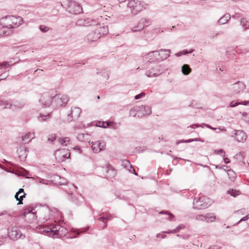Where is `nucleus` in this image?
Listing matches in <instances>:
<instances>
[{
    "label": "nucleus",
    "mask_w": 249,
    "mask_h": 249,
    "mask_svg": "<svg viewBox=\"0 0 249 249\" xmlns=\"http://www.w3.org/2000/svg\"><path fill=\"white\" fill-rule=\"evenodd\" d=\"M38 232L53 237L54 236H65L68 233V231L65 228L54 221V223L50 225L39 226L38 228Z\"/></svg>",
    "instance_id": "obj_1"
},
{
    "label": "nucleus",
    "mask_w": 249,
    "mask_h": 249,
    "mask_svg": "<svg viewBox=\"0 0 249 249\" xmlns=\"http://www.w3.org/2000/svg\"><path fill=\"white\" fill-rule=\"evenodd\" d=\"M0 23L3 27L6 29H10L17 27L21 23V19L20 17H16L13 16H7L0 19Z\"/></svg>",
    "instance_id": "obj_2"
},
{
    "label": "nucleus",
    "mask_w": 249,
    "mask_h": 249,
    "mask_svg": "<svg viewBox=\"0 0 249 249\" xmlns=\"http://www.w3.org/2000/svg\"><path fill=\"white\" fill-rule=\"evenodd\" d=\"M147 5L139 0H128L127 7L132 15H136L146 8Z\"/></svg>",
    "instance_id": "obj_3"
},
{
    "label": "nucleus",
    "mask_w": 249,
    "mask_h": 249,
    "mask_svg": "<svg viewBox=\"0 0 249 249\" xmlns=\"http://www.w3.org/2000/svg\"><path fill=\"white\" fill-rule=\"evenodd\" d=\"M210 200L205 197L195 198L193 201V208L201 210L208 208L210 205Z\"/></svg>",
    "instance_id": "obj_4"
},
{
    "label": "nucleus",
    "mask_w": 249,
    "mask_h": 249,
    "mask_svg": "<svg viewBox=\"0 0 249 249\" xmlns=\"http://www.w3.org/2000/svg\"><path fill=\"white\" fill-rule=\"evenodd\" d=\"M54 107H58L65 106L69 101V98L66 95L56 94L53 97Z\"/></svg>",
    "instance_id": "obj_5"
},
{
    "label": "nucleus",
    "mask_w": 249,
    "mask_h": 249,
    "mask_svg": "<svg viewBox=\"0 0 249 249\" xmlns=\"http://www.w3.org/2000/svg\"><path fill=\"white\" fill-rule=\"evenodd\" d=\"M56 160L61 162L70 157V153L68 149L63 148L57 150L55 152Z\"/></svg>",
    "instance_id": "obj_6"
},
{
    "label": "nucleus",
    "mask_w": 249,
    "mask_h": 249,
    "mask_svg": "<svg viewBox=\"0 0 249 249\" xmlns=\"http://www.w3.org/2000/svg\"><path fill=\"white\" fill-rule=\"evenodd\" d=\"M68 10L70 13L78 14L82 11V8L80 4L72 0H69L68 4Z\"/></svg>",
    "instance_id": "obj_7"
},
{
    "label": "nucleus",
    "mask_w": 249,
    "mask_h": 249,
    "mask_svg": "<svg viewBox=\"0 0 249 249\" xmlns=\"http://www.w3.org/2000/svg\"><path fill=\"white\" fill-rule=\"evenodd\" d=\"M82 110L80 108L77 107H71L70 113L67 115V120L68 122L74 121L79 118Z\"/></svg>",
    "instance_id": "obj_8"
},
{
    "label": "nucleus",
    "mask_w": 249,
    "mask_h": 249,
    "mask_svg": "<svg viewBox=\"0 0 249 249\" xmlns=\"http://www.w3.org/2000/svg\"><path fill=\"white\" fill-rule=\"evenodd\" d=\"M43 107H48L51 105L54 107V102L53 100V97L51 96L48 93H44L39 100Z\"/></svg>",
    "instance_id": "obj_9"
},
{
    "label": "nucleus",
    "mask_w": 249,
    "mask_h": 249,
    "mask_svg": "<svg viewBox=\"0 0 249 249\" xmlns=\"http://www.w3.org/2000/svg\"><path fill=\"white\" fill-rule=\"evenodd\" d=\"M231 137H234V140L239 142H244L247 138L246 133L242 130H234Z\"/></svg>",
    "instance_id": "obj_10"
},
{
    "label": "nucleus",
    "mask_w": 249,
    "mask_h": 249,
    "mask_svg": "<svg viewBox=\"0 0 249 249\" xmlns=\"http://www.w3.org/2000/svg\"><path fill=\"white\" fill-rule=\"evenodd\" d=\"M8 234L9 237L13 240H17L18 239L22 238V234L20 231L17 229V228L13 227L8 230Z\"/></svg>",
    "instance_id": "obj_11"
},
{
    "label": "nucleus",
    "mask_w": 249,
    "mask_h": 249,
    "mask_svg": "<svg viewBox=\"0 0 249 249\" xmlns=\"http://www.w3.org/2000/svg\"><path fill=\"white\" fill-rule=\"evenodd\" d=\"M148 23V20L144 18H142L139 21L138 24L131 28V31L133 32H137L142 31L145 27L147 26V24Z\"/></svg>",
    "instance_id": "obj_12"
},
{
    "label": "nucleus",
    "mask_w": 249,
    "mask_h": 249,
    "mask_svg": "<svg viewBox=\"0 0 249 249\" xmlns=\"http://www.w3.org/2000/svg\"><path fill=\"white\" fill-rule=\"evenodd\" d=\"M94 30L95 32L100 35V38L105 35H107L108 33V27L107 25H105L103 24H99L98 22L96 26L94 28Z\"/></svg>",
    "instance_id": "obj_13"
},
{
    "label": "nucleus",
    "mask_w": 249,
    "mask_h": 249,
    "mask_svg": "<svg viewBox=\"0 0 249 249\" xmlns=\"http://www.w3.org/2000/svg\"><path fill=\"white\" fill-rule=\"evenodd\" d=\"M246 88V85L242 82L237 81L231 85V89L233 94H238L242 92Z\"/></svg>",
    "instance_id": "obj_14"
},
{
    "label": "nucleus",
    "mask_w": 249,
    "mask_h": 249,
    "mask_svg": "<svg viewBox=\"0 0 249 249\" xmlns=\"http://www.w3.org/2000/svg\"><path fill=\"white\" fill-rule=\"evenodd\" d=\"M91 147L95 153H98L105 148L106 144L103 141H98L94 142H92Z\"/></svg>",
    "instance_id": "obj_15"
},
{
    "label": "nucleus",
    "mask_w": 249,
    "mask_h": 249,
    "mask_svg": "<svg viewBox=\"0 0 249 249\" xmlns=\"http://www.w3.org/2000/svg\"><path fill=\"white\" fill-rule=\"evenodd\" d=\"M171 50L168 49H160L158 51L157 53V57L156 58L155 60L161 61L165 60L170 56V53Z\"/></svg>",
    "instance_id": "obj_16"
},
{
    "label": "nucleus",
    "mask_w": 249,
    "mask_h": 249,
    "mask_svg": "<svg viewBox=\"0 0 249 249\" xmlns=\"http://www.w3.org/2000/svg\"><path fill=\"white\" fill-rule=\"evenodd\" d=\"M4 106V108H11L13 110H15L17 108H21L24 106V103H18L17 104H12L8 101H3V105Z\"/></svg>",
    "instance_id": "obj_17"
},
{
    "label": "nucleus",
    "mask_w": 249,
    "mask_h": 249,
    "mask_svg": "<svg viewBox=\"0 0 249 249\" xmlns=\"http://www.w3.org/2000/svg\"><path fill=\"white\" fill-rule=\"evenodd\" d=\"M26 194L24 191V189L20 188L18 190V192H17L15 195V197L17 200H18V204H22L23 203L22 201L23 198L26 196Z\"/></svg>",
    "instance_id": "obj_18"
},
{
    "label": "nucleus",
    "mask_w": 249,
    "mask_h": 249,
    "mask_svg": "<svg viewBox=\"0 0 249 249\" xmlns=\"http://www.w3.org/2000/svg\"><path fill=\"white\" fill-rule=\"evenodd\" d=\"M86 38L88 42H92L96 41L100 38V35L93 30L87 36Z\"/></svg>",
    "instance_id": "obj_19"
},
{
    "label": "nucleus",
    "mask_w": 249,
    "mask_h": 249,
    "mask_svg": "<svg viewBox=\"0 0 249 249\" xmlns=\"http://www.w3.org/2000/svg\"><path fill=\"white\" fill-rule=\"evenodd\" d=\"M105 170L106 172L105 178L107 179L111 178L116 175V171L110 165H107Z\"/></svg>",
    "instance_id": "obj_20"
},
{
    "label": "nucleus",
    "mask_w": 249,
    "mask_h": 249,
    "mask_svg": "<svg viewBox=\"0 0 249 249\" xmlns=\"http://www.w3.org/2000/svg\"><path fill=\"white\" fill-rule=\"evenodd\" d=\"M63 189L68 195V197H70L72 195L73 191L77 189V187L73 184H68Z\"/></svg>",
    "instance_id": "obj_21"
},
{
    "label": "nucleus",
    "mask_w": 249,
    "mask_h": 249,
    "mask_svg": "<svg viewBox=\"0 0 249 249\" xmlns=\"http://www.w3.org/2000/svg\"><path fill=\"white\" fill-rule=\"evenodd\" d=\"M85 26L86 27L94 26V27L98 22V20L90 18L85 19Z\"/></svg>",
    "instance_id": "obj_22"
},
{
    "label": "nucleus",
    "mask_w": 249,
    "mask_h": 249,
    "mask_svg": "<svg viewBox=\"0 0 249 249\" xmlns=\"http://www.w3.org/2000/svg\"><path fill=\"white\" fill-rule=\"evenodd\" d=\"M231 17L229 14H225L221 17L217 21L218 23L220 25L224 24L226 23L231 18Z\"/></svg>",
    "instance_id": "obj_23"
},
{
    "label": "nucleus",
    "mask_w": 249,
    "mask_h": 249,
    "mask_svg": "<svg viewBox=\"0 0 249 249\" xmlns=\"http://www.w3.org/2000/svg\"><path fill=\"white\" fill-rule=\"evenodd\" d=\"M165 69L163 66L161 65H158L156 66L155 68H152V71H154L156 74V76H159L164 71Z\"/></svg>",
    "instance_id": "obj_24"
},
{
    "label": "nucleus",
    "mask_w": 249,
    "mask_h": 249,
    "mask_svg": "<svg viewBox=\"0 0 249 249\" xmlns=\"http://www.w3.org/2000/svg\"><path fill=\"white\" fill-rule=\"evenodd\" d=\"M239 105H242L244 106H248L249 105V101H244L242 102H235L234 101H231L228 107H233L237 106Z\"/></svg>",
    "instance_id": "obj_25"
},
{
    "label": "nucleus",
    "mask_w": 249,
    "mask_h": 249,
    "mask_svg": "<svg viewBox=\"0 0 249 249\" xmlns=\"http://www.w3.org/2000/svg\"><path fill=\"white\" fill-rule=\"evenodd\" d=\"M89 137L88 133H80L78 134L77 138L80 142H86L89 140Z\"/></svg>",
    "instance_id": "obj_26"
},
{
    "label": "nucleus",
    "mask_w": 249,
    "mask_h": 249,
    "mask_svg": "<svg viewBox=\"0 0 249 249\" xmlns=\"http://www.w3.org/2000/svg\"><path fill=\"white\" fill-rule=\"evenodd\" d=\"M205 222L207 223L213 222L216 220V216L213 213H207L205 214Z\"/></svg>",
    "instance_id": "obj_27"
},
{
    "label": "nucleus",
    "mask_w": 249,
    "mask_h": 249,
    "mask_svg": "<svg viewBox=\"0 0 249 249\" xmlns=\"http://www.w3.org/2000/svg\"><path fill=\"white\" fill-rule=\"evenodd\" d=\"M81 197V195H79L78 196H76L75 195L72 197L71 196L70 197H68V198L71 200L72 203L75 204L76 205H79L80 203V201L79 200V198Z\"/></svg>",
    "instance_id": "obj_28"
},
{
    "label": "nucleus",
    "mask_w": 249,
    "mask_h": 249,
    "mask_svg": "<svg viewBox=\"0 0 249 249\" xmlns=\"http://www.w3.org/2000/svg\"><path fill=\"white\" fill-rule=\"evenodd\" d=\"M184 228L185 226L183 224H180L175 229L168 231H165L164 232L166 233H176L178 232L180 230L183 229Z\"/></svg>",
    "instance_id": "obj_29"
},
{
    "label": "nucleus",
    "mask_w": 249,
    "mask_h": 249,
    "mask_svg": "<svg viewBox=\"0 0 249 249\" xmlns=\"http://www.w3.org/2000/svg\"><path fill=\"white\" fill-rule=\"evenodd\" d=\"M141 110H143L142 113L143 115L147 116L149 115L151 113V108L148 106H142L140 107Z\"/></svg>",
    "instance_id": "obj_30"
},
{
    "label": "nucleus",
    "mask_w": 249,
    "mask_h": 249,
    "mask_svg": "<svg viewBox=\"0 0 249 249\" xmlns=\"http://www.w3.org/2000/svg\"><path fill=\"white\" fill-rule=\"evenodd\" d=\"M33 134L29 132L26 133L24 136H22V140L24 141L25 143H27L30 142V141L34 138Z\"/></svg>",
    "instance_id": "obj_31"
},
{
    "label": "nucleus",
    "mask_w": 249,
    "mask_h": 249,
    "mask_svg": "<svg viewBox=\"0 0 249 249\" xmlns=\"http://www.w3.org/2000/svg\"><path fill=\"white\" fill-rule=\"evenodd\" d=\"M240 25L245 30L249 29V21L246 18H243L240 20Z\"/></svg>",
    "instance_id": "obj_32"
},
{
    "label": "nucleus",
    "mask_w": 249,
    "mask_h": 249,
    "mask_svg": "<svg viewBox=\"0 0 249 249\" xmlns=\"http://www.w3.org/2000/svg\"><path fill=\"white\" fill-rule=\"evenodd\" d=\"M6 28L3 27V26L1 25V24H0V37L2 36H8L9 35L11 31L9 30H6Z\"/></svg>",
    "instance_id": "obj_33"
},
{
    "label": "nucleus",
    "mask_w": 249,
    "mask_h": 249,
    "mask_svg": "<svg viewBox=\"0 0 249 249\" xmlns=\"http://www.w3.org/2000/svg\"><path fill=\"white\" fill-rule=\"evenodd\" d=\"M181 71L184 75H188L190 73L191 69L188 65L184 64L182 67Z\"/></svg>",
    "instance_id": "obj_34"
},
{
    "label": "nucleus",
    "mask_w": 249,
    "mask_h": 249,
    "mask_svg": "<svg viewBox=\"0 0 249 249\" xmlns=\"http://www.w3.org/2000/svg\"><path fill=\"white\" fill-rule=\"evenodd\" d=\"M139 111H141L140 106H136L130 110L129 115L133 117H135L137 115V112Z\"/></svg>",
    "instance_id": "obj_35"
},
{
    "label": "nucleus",
    "mask_w": 249,
    "mask_h": 249,
    "mask_svg": "<svg viewBox=\"0 0 249 249\" xmlns=\"http://www.w3.org/2000/svg\"><path fill=\"white\" fill-rule=\"evenodd\" d=\"M59 142L63 146H67L70 143V139L68 137L64 138H59Z\"/></svg>",
    "instance_id": "obj_36"
},
{
    "label": "nucleus",
    "mask_w": 249,
    "mask_h": 249,
    "mask_svg": "<svg viewBox=\"0 0 249 249\" xmlns=\"http://www.w3.org/2000/svg\"><path fill=\"white\" fill-rule=\"evenodd\" d=\"M102 213L99 215V217L97 218V220L104 223V225L102 227V229L104 230L106 228L107 224V218L104 216H102Z\"/></svg>",
    "instance_id": "obj_37"
},
{
    "label": "nucleus",
    "mask_w": 249,
    "mask_h": 249,
    "mask_svg": "<svg viewBox=\"0 0 249 249\" xmlns=\"http://www.w3.org/2000/svg\"><path fill=\"white\" fill-rule=\"evenodd\" d=\"M228 176L231 180H233L236 177L235 173L231 169H228L227 171Z\"/></svg>",
    "instance_id": "obj_38"
},
{
    "label": "nucleus",
    "mask_w": 249,
    "mask_h": 249,
    "mask_svg": "<svg viewBox=\"0 0 249 249\" xmlns=\"http://www.w3.org/2000/svg\"><path fill=\"white\" fill-rule=\"evenodd\" d=\"M122 166L126 169H128V168H130L131 169L132 168V165L130 164V162L127 160H124L122 161Z\"/></svg>",
    "instance_id": "obj_39"
},
{
    "label": "nucleus",
    "mask_w": 249,
    "mask_h": 249,
    "mask_svg": "<svg viewBox=\"0 0 249 249\" xmlns=\"http://www.w3.org/2000/svg\"><path fill=\"white\" fill-rule=\"evenodd\" d=\"M158 53V51H152V52H149L147 55H148V58H149V59L150 60H151V61H155L154 59H153L152 57L154 56L155 55V54L156 55V58L157 57V53Z\"/></svg>",
    "instance_id": "obj_40"
},
{
    "label": "nucleus",
    "mask_w": 249,
    "mask_h": 249,
    "mask_svg": "<svg viewBox=\"0 0 249 249\" xmlns=\"http://www.w3.org/2000/svg\"><path fill=\"white\" fill-rule=\"evenodd\" d=\"M156 73L152 71V69L147 70L145 73L146 75L149 77H156Z\"/></svg>",
    "instance_id": "obj_41"
},
{
    "label": "nucleus",
    "mask_w": 249,
    "mask_h": 249,
    "mask_svg": "<svg viewBox=\"0 0 249 249\" xmlns=\"http://www.w3.org/2000/svg\"><path fill=\"white\" fill-rule=\"evenodd\" d=\"M205 214H197L195 217V219L197 221L205 222Z\"/></svg>",
    "instance_id": "obj_42"
},
{
    "label": "nucleus",
    "mask_w": 249,
    "mask_h": 249,
    "mask_svg": "<svg viewBox=\"0 0 249 249\" xmlns=\"http://www.w3.org/2000/svg\"><path fill=\"white\" fill-rule=\"evenodd\" d=\"M234 157L235 159L241 161L244 157V152H239V153L236 154Z\"/></svg>",
    "instance_id": "obj_43"
},
{
    "label": "nucleus",
    "mask_w": 249,
    "mask_h": 249,
    "mask_svg": "<svg viewBox=\"0 0 249 249\" xmlns=\"http://www.w3.org/2000/svg\"><path fill=\"white\" fill-rule=\"evenodd\" d=\"M213 152L215 154L219 155L223 157L225 156V152L223 149L215 150Z\"/></svg>",
    "instance_id": "obj_44"
},
{
    "label": "nucleus",
    "mask_w": 249,
    "mask_h": 249,
    "mask_svg": "<svg viewBox=\"0 0 249 249\" xmlns=\"http://www.w3.org/2000/svg\"><path fill=\"white\" fill-rule=\"evenodd\" d=\"M85 19H80L76 21L75 24L78 26H85Z\"/></svg>",
    "instance_id": "obj_45"
},
{
    "label": "nucleus",
    "mask_w": 249,
    "mask_h": 249,
    "mask_svg": "<svg viewBox=\"0 0 249 249\" xmlns=\"http://www.w3.org/2000/svg\"><path fill=\"white\" fill-rule=\"evenodd\" d=\"M8 62L4 61L2 63H0V69L2 68H5V69L8 67L11 66Z\"/></svg>",
    "instance_id": "obj_46"
},
{
    "label": "nucleus",
    "mask_w": 249,
    "mask_h": 249,
    "mask_svg": "<svg viewBox=\"0 0 249 249\" xmlns=\"http://www.w3.org/2000/svg\"><path fill=\"white\" fill-rule=\"evenodd\" d=\"M159 213L160 214H162V213H165L166 214H168L169 215V218H168L169 220H171L174 217V215L171 213H170L168 211H160Z\"/></svg>",
    "instance_id": "obj_47"
},
{
    "label": "nucleus",
    "mask_w": 249,
    "mask_h": 249,
    "mask_svg": "<svg viewBox=\"0 0 249 249\" xmlns=\"http://www.w3.org/2000/svg\"><path fill=\"white\" fill-rule=\"evenodd\" d=\"M56 140L55 134H51L49 135L48 141L50 142H53Z\"/></svg>",
    "instance_id": "obj_48"
},
{
    "label": "nucleus",
    "mask_w": 249,
    "mask_h": 249,
    "mask_svg": "<svg viewBox=\"0 0 249 249\" xmlns=\"http://www.w3.org/2000/svg\"><path fill=\"white\" fill-rule=\"evenodd\" d=\"M228 194H230L231 196L234 197L238 196L239 195L238 191H236L235 190H231L228 191Z\"/></svg>",
    "instance_id": "obj_49"
},
{
    "label": "nucleus",
    "mask_w": 249,
    "mask_h": 249,
    "mask_svg": "<svg viewBox=\"0 0 249 249\" xmlns=\"http://www.w3.org/2000/svg\"><path fill=\"white\" fill-rule=\"evenodd\" d=\"M39 29L42 32L45 33L49 30V28L45 25H41L39 26Z\"/></svg>",
    "instance_id": "obj_50"
},
{
    "label": "nucleus",
    "mask_w": 249,
    "mask_h": 249,
    "mask_svg": "<svg viewBox=\"0 0 249 249\" xmlns=\"http://www.w3.org/2000/svg\"><path fill=\"white\" fill-rule=\"evenodd\" d=\"M228 168H229V166L225 165H223L222 166L217 165H215V168L222 169L225 171H226L228 170Z\"/></svg>",
    "instance_id": "obj_51"
},
{
    "label": "nucleus",
    "mask_w": 249,
    "mask_h": 249,
    "mask_svg": "<svg viewBox=\"0 0 249 249\" xmlns=\"http://www.w3.org/2000/svg\"><path fill=\"white\" fill-rule=\"evenodd\" d=\"M102 214H104L106 216L105 217L107 218V220H111L112 217L111 214L108 213H102Z\"/></svg>",
    "instance_id": "obj_52"
},
{
    "label": "nucleus",
    "mask_w": 249,
    "mask_h": 249,
    "mask_svg": "<svg viewBox=\"0 0 249 249\" xmlns=\"http://www.w3.org/2000/svg\"><path fill=\"white\" fill-rule=\"evenodd\" d=\"M113 124L111 122H104L103 123L102 127L104 128H107L111 124Z\"/></svg>",
    "instance_id": "obj_53"
},
{
    "label": "nucleus",
    "mask_w": 249,
    "mask_h": 249,
    "mask_svg": "<svg viewBox=\"0 0 249 249\" xmlns=\"http://www.w3.org/2000/svg\"><path fill=\"white\" fill-rule=\"evenodd\" d=\"M49 116V115L40 116L38 118V120L40 122L44 121L47 119V118Z\"/></svg>",
    "instance_id": "obj_54"
},
{
    "label": "nucleus",
    "mask_w": 249,
    "mask_h": 249,
    "mask_svg": "<svg viewBox=\"0 0 249 249\" xmlns=\"http://www.w3.org/2000/svg\"><path fill=\"white\" fill-rule=\"evenodd\" d=\"M57 178H58L59 179L61 180V181L59 182L60 184L64 185L67 183L66 180L64 178H62L60 176H57Z\"/></svg>",
    "instance_id": "obj_55"
},
{
    "label": "nucleus",
    "mask_w": 249,
    "mask_h": 249,
    "mask_svg": "<svg viewBox=\"0 0 249 249\" xmlns=\"http://www.w3.org/2000/svg\"><path fill=\"white\" fill-rule=\"evenodd\" d=\"M144 95L145 93L144 92H141V93L136 95L134 98L136 100H137L142 98V97L144 96Z\"/></svg>",
    "instance_id": "obj_56"
},
{
    "label": "nucleus",
    "mask_w": 249,
    "mask_h": 249,
    "mask_svg": "<svg viewBox=\"0 0 249 249\" xmlns=\"http://www.w3.org/2000/svg\"><path fill=\"white\" fill-rule=\"evenodd\" d=\"M198 138H196V139H189L187 140H185L184 142L185 143H189L192 142H198Z\"/></svg>",
    "instance_id": "obj_57"
},
{
    "label": "nucleus",
    "mask_w": 249,
    "mask_h": 249,
    "mask_svg": "<svg viewBox=\"0 0 249 249\" xmlns=\"http://www.w3.org/2000/svg\"><path fill=\"white\" fill-rule=\"evenodd\" d=\"M164 232V231H163L162 233H160L157 234L156 237L157 238H164L166 236V235L163 234L165 233Z\"/></svg>",
    "instance_id": "obj_58"
},
{
    "label": "nucleus",
    "mask_w": 249,
    "mask_h": 249,
    "mask_svg": "<svg viewBox=\"0 0 249 249\" xmlns=\"http://www.w3.org/2000/svg\"><path fill=\"white\" fill-rule=\"evenodd\" d=\"M249 219L247 215L243 217H242L238 222H237L236 224V225L238 224L239 223H240L242 221L247 220Z\"/></svg>",
    "instance_id": "obj_59"
},
{
    "label": "nucleus",
    "mask_w": 249,
    "mask_h": 249,
    "mask_svg": "<svg viewBox=\"0 0 249 249\" xmlns=\"http://www.w3.org/2000/svg\"><path fill=\"white\" fill-rule=\"evenodd\" d=\"M34 210V208H33L31 210H26L24 213H32L35 214V213L33 212Z\"/></svg>",
    "instance_id": "obj_60"
},
{
    "label": "nucleus",
    "mask_w": 249,
    "mask_h": 249,
    "mask_svg": "<svg viewBox=\"0 0 249 249\" xmlns=\"http://www.w3.org/2000/svg\"><path fill=\"white\" fill-rule=\"evenodd\" d=\"M190 235L189 234H183L181 235V237L183 239H188L190 237Z\"/></svg>",
    "instance_id": "obj_61"
},
{
    "label": "nucleus",
    "mask_w": 249,
    "mask_h": 249,
    "mask_svg": "<svg viewBox=\"0 0 249 249\" xmlns=\"http://www.w3.org/2000/svg\"><path fill=\"white\" fill-rule=\"evenodd\" d=\"M193 51H194L193 50H192L189 52H188L187 50H183V51H181V52H182L183 55H185V54H187L188 53H191Z\"/></svg>",
    "instance_id": "obj_62"
},
{
    "label": "nucleus",
    "mask_w": 249,
    "mask_h": 249,
    "mask_svg": "<svg viewBox=\"0 0 249 249\" xmlns=\"http://www.w3.org/2000/svg\"><path fill=\"white\" fill-rule=\"evenodd\" d=\"M224 161L225 164H228L230 162V160L227 158H224Z\"/></svg>",
    "instance_id": "obj_63"
},
{
    "label": "nucleus",
    "mask_w": 249,
    "mask_h": 249,
    "mask_svg": "<svg viewBox=\"0 0 249 249\" xmlns=\"http://www.w3.org/2000/svg\"><path fill=\"white\" fill-rule=\"evenodd\" d=\"M209 249H218V248L217 246H211Z\"/></svg>",
    "instance_id": "obj_64"
}]
</instances>
